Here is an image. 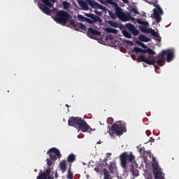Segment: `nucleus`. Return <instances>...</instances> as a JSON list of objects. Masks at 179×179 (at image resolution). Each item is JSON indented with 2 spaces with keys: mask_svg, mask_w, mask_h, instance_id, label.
<instances>
[{
  "mask_svg": "<svg viewBox=\"0 0 179 179\" xmlns=\"http://www.w3.org/2000/svg\"><path fill=\"white\" fill-rule=\"evenodd\" d=\"M43 3L39 5V8L43 13H45V15H48V16L51 15L52 13V10H51L49 8H52L54 6V4L50 2V0H42ZM47 6H49L47 7Z\"/></svg>",
  "mask_w": 179,
  "mask_h": 179,
  "instance_id": "nucleus-7",
  "label": "nucleus"
},
{
  "mask_svg": "<svg viewBox=\"0 0 179 179\" xmlns=\"http://www.w3.org/2000/svg\"><path fill=\"white\" fill-rule=\"evenodd\" d=\"M148 33H150L151 36H153V37H159V34H157V32H156V31H155V29H150Z\"/></svg>",
  "mask_w": 179,
  "mask_h": 179,
  "instance_id": "nucleus-25",
  "label": "nucleus"
},
{
  "mask_svg": "<svg viewBox=\"0 0 179 179\" xmlns=\"http://www.w3.org/2000/svg\"><path fill=\"white\" fill-rule=\"evenodd\" d=\"M143 17H146V13L143 14Z\"/></svg>",
  "mask_w": 179,
  "mask_h": 179,
  "instance_id": "nucleus-53",
  "label": "nucleus"
},
{
  "mask_svg": "<svg viewBox=\"0 0 179 179\" xmlns=\"http://www.w3.org/2000/svg\"><path fill=\"white\" fill-rule=\"evenodd\" d=\"M47 155H49L50 160H57V156L59 159H61V152L59 150L55 148H50L48 150Z\"/></svg>",
  "mask_w": 179,
  "mask_h": 179,
  "instance_id": "nucleus-9",
  "label": "nucleus"
},
{
  "mask_svg": "<svg viewBox=\"0 0 179 179\" xmlns=\"http://www.w3.org/2000/svg\"><path fill=\"white\" fill-rule=\"evenodd\" d=\"M138 40L140 41H143V43H149V41H150V38L145 36V35H140L138 36Z\"/></svg>",
  "mask_w": 179,
  "mask_h": 179,
  "instance_id": "nucleus-18",
  "label": "nucleus"
},
{
  "mask_svg": "<svg viewBox=\"0 0 179 179\" xmlns=\"http://www.w3.org/2000/svg\"><path fill=\"white\" fill-rule=\"evenodd\" d=\"M142 52L143 54H146L147 53V49L146 50L141 49V52Z\"/></svg>",
  "mask_w": 179,
  "mask_h": 179,
  "instance_id": "nucleus-45",
  "label": "nucleus"
},
{
  "mask_svg": "<svg viewBox=\"0 0 179 179\" xmlns=\"http://www.w3.org/2000/svg\"><path fill=\"white\" fill-rule=\"evenodd\" d=\"M87 35L88 36V37H90V38H93L94 36H101V32L94 29L93 28H88Z\"/></svg>",
  "mask_w": 179,
  "mask_h": 179,
  "instance_id": "nucleus-12",
  "label": "nucleus"
},
{
  "mask_svg": "<svg viewBox=\"0 0 179 179\" xmlns=\"http://www.w3.org/2000/svg\"><path fill=\"white\" fill-rule=\"evenodd\" d=\"M154 13L151 15V17H153L155 20H156L157 23H160L162 22V17L160 15H163V10H162V8H160V6H157V9H153Z\"/></svg>",
  "mask_w": 179,
  "mask_h": 179,
  "instance_id": "nucleus-8",
  "label": "nucleus"
},
{
  "mask_svg": "<svg viewBox=\"0 0 179 179\" xmlns=\"http://www.w3.org/2000/svg\"><path fill=\"white\" fill-rule=\"evenodd\" d=\"M145 133H146V134H147L148 136H150V131L147 130V131H145Z\"/></svg>",
  "mask_w": 179,
  "mask_h": 179,
  "instance_id": "nucleus-47",
  "label": "nucleus"
},
{
  "mask_svg": "<svg viewBox=\"0 0 179 179\" xmlns=\"http://www.w3.org/2000/svg\"><path fill=\"white\" fill-rule=\"evenodd\" d=\"M150 142H155V138H153L152 137H150Z\"/></svg>",
  "mask_w": 179,
  "mask_h": 179,
  "instance_id": "nucleus-49",
  "label": "nucleus"
},
{
  "mask_svg": "<svg viewBox=\"0 0 179 179\" xmlns=\"http://www.w3.org/2000/svg\"><path fill=\"white\" fill-rule=\"evenodd\" d=\"M53 10H55V8H53Z\"/></svg>",
  "mask_w": 179,
  "mask_h": 179,
  "instance_id": "nucleus-59",
  "label": "nucleus"
},
{
  "mask_svg": "<svg viewBox=\"0 0 179 179\" xmlns=\"http://www.w3.org/2000/svg\"><path fill=\"white\" fill-rule=\"evenodd\" d=\"M82 118L78 117H71L69 119L68 124L69 127H74L76 128L78 127L79 128V125L82 122Z\"/></svg>",
  "mask_w": 179,
  "mask_h": 179,
  "instance_id": "nucleus-11",
  "label": "nucleus"
},
{
  "mask_svg": "<svg viewBox=\"0 0 179 179\" xmlns=\"http://www.w3.org/2000/svg\"><path fill=\"white\" fill-rule=\"evenodd\" d=\"M114 38V37H113V36L111 35H107L106 37V40H109L110 41H111V40H113Z\"/></svg>",
  "mask_w": 179,
  "mask_h": 179,
  "instance_id": "nucleus-38",
  "label": "nucleus"
},
{
  "mask_svg": "<svg viewBox=\"0 0 179 179\" xmlns=\"http://www.w3.org/2000/svg\"><path fill=\"white\" fill-rule=\"evenodd\" d=\"M91 19H92V22L94 23H101L103 22V20L100 18L98 15H96L94 14H92V17H91Z\"/></svg>",
  "mask_w": 179,
  "mask_h": 179,
  "instance_id": "nucleus-16",
  "label": "nucleus"
},
{
  "mask_svg": "<svg viewBox=\"0 0 179 179\" xmlns=\"http://www.w3.org/2000/svg\"><path fill=\"white\" fill-rule=\"evenodd\" d=\"M126 27H127L128 30L131 31L133 36H138V34H139V31L136 29V28H135V26H134V24L129 23L127 24Z\"/></svg>",
  "mask_w": 179,
  "mask_h": 179,
  "instance_id": "nucleus-14",
  "label": "nucleus"
},
{
  "mask_svg": "<svg viewBox=\"0 0 179 179\" xmlns=\"http://www.w3.org/2000/svg\"><path fill=\"white\" fill-rule=\"evenodd\" d=\"M78 129H80L82 132H89V134H91L92 131H96V129H92L85 120H81V122L78 126Z\"/></svg>",
  "mask_w": 179,
  "mask_h": 179,
  "instance_id": "nucleus-10",
  "label": "nucleus"
},
{
  "mask_svg": "<svg viewBox=\"0 0 179 179\" xmlns=\"http://www.w3.org/2000/svg\"><path fill=\"white\" fill-rule=\"evenodd\" d=\"M137 23H138V24H143V26H149V22L143 21L141 19L137 20Z\"/></svg>",
  "mask_w": 179,
  "mask_h": 179,
  "instance_id": "nucleus-28",
  "label": "nucleus"
},
{
  "mask_svg": "<svg viewBox=\"0 0 179 179\" xmlns=\"http://www.w3.org/2000/svg\"><path fill=\"white\" fill-rule=\"evenodd\" d=\"M131 12L134 13L135 15H138V10L135 8H133L131 9Z\"/></svg>",
  "mask_w": 179,
  "mask_h": 179,
  "instance_id": "nucleus-42",
  "label": "nucleus"
},
{
  "mask_svg": "<svg viewBox=\"0 0 179 179\" xmlns=\"http://www.w3.org/2000/svg\"><path fill=\"white\" fill-rule=\"evenodd\" d=\"M66 107H67L69 108V105L66 104Z\"/></svg>",
  "mask_w": 179,
  "mask_h": 179,
  "instance_id": "nucleus-54",
  "label": "nucleus"
},
{
  "mask_svg": "<svg viewBox=\"0 0 179 179\" xmlns=\"http://www.w3.org/2000/svg\"><path fill=\"white\" fill-rule=\"evenodd\" d=\"M141 48H138V47H135L134 48L133 52H141Z\"/></svg>",
  "mask_w": 179,
  "mask_h": 179,
  "instance_id": "nucleus-37",
  "label": "nucleus"
},
{
  "mask_svg": "<svg viewBox=\"0 0 179 179\" xmlns=\"http://www.w3.org/2000/svg\"><path fill=\"white\" fill-rule=\"evenodd\" d=\"M94 12L96 15H98V16H101V15H103V13H101V12H100L97 10H94Z\"/></svg>",
  "mask_w": 179,
  "mask_h": 179,
  "instance_id": "nucleus-41",
  "label": "nucleus"
},
{
  "mask_svg": "<svg viewBox=\"0 0 179 179\" xmlns=\"http://www.w3.org/2000/svg\"><path fill=\"white\" fill-rule=\"evenodd\" d=\"M85 16H87V17H90V19H92V17L93 16V13H92V14L87 13V14H85Z\"/></svg>",
  "mask_w": 179,
  "mask_h": 179,
  "instance_id": "nucleus-44",
  "label": "nucleus"
},
{
  "mask_svg": "<svg viewBox=\"0 0 179 179\" xmlns=\"http://www.w3.org/2000/svg\"><path fill=\"white\" fill-rule=\"evenodd\" d=\"M62 6L64 9H69V8H71V3H69L68 1H63Z\"/></svg>",
  "mask_w": 179,
  "mask_h": 179,
  "instance_id": "nucleus-27",
  "label": "nucleus"
},
{
  "mask_svg": "<svg viewBox=\"0 0 179 179\" xmlns=\"http://www.w3.org/2000/svg\"><path fill=\"white\" fill-rule=\"evenodd\" d=\"M124 3H129V0H122Z\"/></svg>",
  "mask_w": 179,
  "mask_h": 179,
  "instance_id": "nucleus-48",
  "label": "nucleus"
},
{
  "mask_svg": "<svg viewBox=\"0 0 179 179\" xmlns=\"http://www.w3.org/2000/svg\"><path fill=\"white\" fill-rule=\"evenodd\" d=\"M103 177L104 179H110V174H108V171L106 169L103 170Z\"/></svg>",
  "mask_w": 179,
  "mask_h": 179,
  "instance_id": "nucleus-31",
  "label": "nucleus"
},
{
  "mask_svg": "<svg viewBox=\"0 0 179 179\" xmlns=\"http://www.w3.org/2000/svg\"><path fill=\"white\" fill-rule=\"evenodd\" d=\"M59 168L62 173H65V171H66V160L64 159L60 162Z\"/></svg>",
  "mask_w": 179,
  "mask_h": 179,
  "instance_id": "nucleus-15",
  "label": "nucleus"
},
{
  "mask_svg": "<svg viewBox=\"0 0 179 179\" xmlns=\"http://www.w3.org/2000/svg\"><path fill=\"white\" fill-rule=\"evenodd\" d=\"M130 173L133 174L135 177H138L139 176V171L137 169H135L134 165L131 166Z\"/></svg>",
  "mask_w": 179,
  "mask_h": 179,
  "instance_id": "nucleus-19",
  "label": "nucleus"
},
{
  "mask_svg": "<svg viewBox=\"0 0 179 179\" xmlns=\"http://www.w3.org/2000/svg\"><path fill=\"white\" fill-rule=\"evenodd\" d=\"M70 24H71V26H73L74 27H78V24H75V21L73 20L70 21Z\"/></svg>",
  "mask_w": 179,
  "mask_h": 179,
  "instance_id": "nucleus-39",
  "label": "nucleus"
},
{
  "mask_svg": "<svg viewBox=\"0 0 179 179\" xmlns=\"http://www.w3.org/2000/svg\"><path fill=\"white\" fill-rule=\"evenodd\" d=\"M75 160H76V156H75L73 154H70L67 157V162L71 164H72Z\"/></svg>",
  "mask_w": 179,
  "mask_h": 179,
  "instance_id": "nucleus-17",
  "label": "nucleus"
},
{
  "mask_svg": "<svg viewBox=\"0 0 179 179\" xmlns=\"http://www.w3.org/2000/svg\"><path fill=\"white\" fill-rule=\"evenodd\" d=\"M131 57L132 59H135V58H136V56H135V55H131Z\"/></svg>",
  "mask_w": 179,
  "mask_h": 179,
  "instance_id": "nucleus-50",
  "label": "nucleus"
},
{
  "mask_svg": "<svg viewBox=\"0 0 179 179\" xmlns=\"http://www.w3.org/2000/svg\"><path fill=\"white\" fill-rule=\"evenodd\" d=\"M106 33H113V34L118 33V31L114 28H106Z\"/></svg>",
  "mask_w": 179,
  "mask_h": 179,
  "instance_id": "nucleus-22",
  "label": "nucleus"
},
{
  "mask_svg": "<svg viewBox=\"0 0 179 179\" xmlns=\"http://www.w3.org/2000/svg\"><path fill=\"white\" fill-rule=\"evenodd\" d=\"M50 174H51V169L48 168L44 172L39 174L37 176L36 179H48Z\"/></svg>",
  "mask_w": 179,
  "mask_h": 179,
  "instance_id": "nucleus-13",
  "label": "nucleus"
},
{
  "mask_svg": "<svg viewBox=\"0 0 179 179\" xmlns=\"http://www.w3.org/2000/svg\"><path fill=\"white\" fill-rule=\"evenodd\" d=\"M148 3H149L150 5H155V3L153 2H150V1H146Z\"/></svg>",
  "mask_w": 179,
  "mask_h": 179,
  "instance_id": "nucleus-51",
  "label": "nucleus"
},
{
  "mask_svg": "<svg viewBox=\"0 0 179 179\" xmlns=\"http://www.w3.org/2000/svg\"><path fill=\"white\" fill-rule=\"evenodd\" d=\"M51 2H55V0H50Z\"/></svg>",
  "mask_w": 179,
  "mask_h": 179,
  "instance_id": "nucleus-56",
  "label": "nucleus"
},
{
  "mask_svg": "<svg viewBox=\"0 0 179 179\" xmlns=\"http://www.w3.org/2000/svg\"><path fill=\"white\" fill-rule=\"evenodd\" d=\"M110 136H121L124 132H127V124L122 121H118L112 124L111 127L108 126Z\"/></svg>",
  "mask_w": 179,
  "mask_h": 179,
  "instance_id": "nucleus-2",
  "label": "nucleus"
},
{
  "mask_svg": "<svg viewBox=\"0 0 179 179\" xmlns=\"http://www.w3.org/2000/svg\"><path fill=\"white\" fill-rule=\"evenodd\" d=\"M144 1H146V0H144Z\"/></svg>",
  "mask_w": 179,
  "mask_h": 179,
  "instance_id": "nucleus-60",
  "label": "nucleus"
},
{
  "mask_svg": "<svg viewBox=\"0 0 179 179\" xmlns=\"http://www.w3.org/2000/svg\"><path fill=\"white\" fill-rule=\"evenodd\" d=\"M55 178H58V175L56 173L55 175Z\"/></svg>",
  "mask_w": 179,
  "mask_h": 179,
  "instance_id": "nucleus-55",
  "label": "nucleus"
},
{
  "mask_svg": "<svg viewBox=\"0 0 179 179\" xmlns=\"http://www.w3.org/2000/svg\"><path fill=\"white\" fill-rule=\"evenodd\" d=\"M47 162V164H48V167H51V166H52V162L51 161V159H46Z\"/></svg>",
  "mask_w": 179,
  "mask_h": 179,
  "instance_id": "nucleus-35",
  "label": "nucleus"
},
{
  "mask_svg": "<svg viewBox=\"0 0 179 179\" xmlns=\"http://www.w3.org/2000/svg\"><path fill=\"white\" fill-rule=\"evenodd\" d=\"M97 143H100V141L97 142Z\"/></svg>",
  "mask_w": 179,
  "mask_h": 179,
  "instance_id": "nucleus-58",
  "label": "nucleus"
},
{
  "mask_svg": "<svg viewBox=\"0 0 179 179\" xmlns=\"http://www.w3.org/2000/svg\"><path fill=\"white\" fill-rule=\"evenodd\" d=\"M106 3H109L110 5L115 6L116 15L120 20H122V22H128L129 19H131V15L129 13L125 14V13L122 12V9L118 6V3L114 2L113 0H106Z\"/></svg>",
  "mask_w": 179,
  "mask_h": 179,
  "instance_id": "nucleus-4",
  "label": "nucleus"
},
{
  "mask_svg": "<svg viewBox=\"0 0 179 179\" xmlns=\"http://www.w3.org/2000/svg\"><path fill=\"white\" fill-rule=\"evenodd\" d=\"M67 178L69 179H73V173H72V171H71V165L68 171V176Z\"/></svg>",
  "mask_w": 179,
  "mask_h": 179,
  "instance_id": "nucleus-30",
  "label": "nucleus"
},
{
  "mask_svg": "<svg viewBox=\"0 0 179 179\" xmlns=\"http://www.w3.org/2000/svg\"><path fill=\"white\" fill-rule=\"evenodd\" d=\"M77 26H78V28H76V30L77 31H79V29H80L81 30H84V31H86V30H87V28L85 27V25L83 24V23H78Z\"/></svg>",
  "mask_w": 179,
  "mask_h": 179,
  "instance_id": "nucleus-20",
  "label": "nucleus"
},
{
  "mask_svg": "<svg viewBox=\"0 0 179 179\" xmlns=\"http://www.w3.org/2000/svg\"><path fill=\"white\" fill-rule=\"evenodd\" d=\"M174 58V52L170 50H162L160 54L158 55L157 57L155 59L153 56L145 57L143 55H141L138 57L137 62H145L148 65H153L155 68L159 66H163L167 62H171Z\"/></svg>",
  "mask_w": 179,
  "mask_h": 179,
  "instance_id": "nucleus-1",
  "label": "nucleus"
},
{
  "mask_svg": "<svg viewBox=\"0 0 179 179\" xmlns=\"http://www.w3.org/2000/svg\"><path fill=\"white\" fill-rule=\"evenodd\" d=\"M139 29L143 33H149V31L150 30V29H148V27L143 26H140Z\"/></svg>",
  "mask_w": 179,
  "mask_h": 179,
  "instance_id": "nucleus-23",
  "label": "nucleus"
},
{
  "mask_svg": "<svg viewBox=\"0 0 179 179\" xmlns=\"http://www.w3.org/2000/svg\"><path fill=\"white\" fill-rule=\"evenodd\" d=\"M122 34L127 38H132V34L127 30L122 31Z\"/></svg>",
  "mask_w": 179,
  "mask_h": 179,
  "instance_id": "nucleus-21",
  "label": "nucleus"
},
{
  "mask_svg": "<svg viewBox=\"0 0 179 179\" xmlns=\"http://www.w3.org/2000/svg\"><path fill=\"white\" fill-rule=\"evenodd\" d=\"M78 5L82 8L83 10H89V5L94 9H101L103 10V12L107 10V8L103 6L94 0H85V1L80 0L78 1Z\"/></svg>",
  "mask_w": 179,
  "mask_h": 179,
  "instance_id": "nucleus-3",
  "label": "nucleus"
},
{
  "mask_svg": "<svg viewBox=\"0 0 179 179\" xmlns=\"http://www.w3.org/2000/svg\"><path fill=\"white\" fill-rule=\"evenodd\" d=\"M108 169L110 170V173H113L114 167H113V166L110 165Z\"/></svg>",
  "mask_w": 179,
  "mask_h": 179,
  "instance_id": "nucleus-43",
  "label": "nucleus"
},
{
  "mask_svg": "<svg viewBox=\"0 0 179 179\" xmlns=\"http://www.w3.org/2000/svg\"><path fill=\"white\" fill-rule=\"evenodd\" d=\"M108 24H110V26H111V27H115V28L118 27V23H117V22L108 21Z\"/></svg>",
  "mask_w": 179,
  "mask_h": 179,
  "instance_id": "nucleus-29",
  "label": "nucleus"
},
{
  "mask_svg": "<svg viewBox=\"0 0 179 179\" xmlns=\"http://www.w3.org/2000/svg\"><path fill=\"white\" fill-rule=\"evenodd\" d=\"M70 19L71 15H69V13L64 10H59L57 13L54 20L57 22V23H64V24H66V23H68V20Z\"/></svg>",
  "mask_w": 179,
  "mask_h": 179,
  "instance_id": "nucleus-6",
  "label": "nucleus"
},
{
  "mask_svg": "<svg viewBox=\"0 0 179 179\" xmlns=\"http://www.w3.org/2000/svg\"><path fill=\"white\" fill-rule=\"evenodd\" d=\"M106 157H107V159L111 157V153H110V152L107 153L106 154Z\"/></svg>",
  "mask_w": 179,
  "mask_h": 179,
  "instance_id": "nucleus-46",
  "label": "nucleus"
},
{
  "mask_svg": "<svg viewBox=\"0 0 179 179\" xmlns=\"http://www.w3.org/2000/svg\"><path fill=\"white\" fill-rule=\"evenodd\" d=\"M120 164L123 169L127 168V162L129 163H134L135 162V155L132 154V152H124L120 155Z\"/></svg>",
  "mask_w": 179,
  "mask_h": 179,
  "instance_id": "nucleus-5",
  "label": "nucleus"
},
{
  "mask_svg": "<svg viewBox=\"0 0 179 179\" xmlns=\"http://www.w3.org/2000/svg\"><path fill=\"white\" fill-rule=\"evenodd\" d=\"M136 44H138V45H141V47H142V48H148V46H146V45H145V43L141 42L140 41H136Z\"/></svg>",
  "mask_w": 179,
  "mask_h": 179,
  "instance_id": "nucleus-32",
  "label": "nucleus"
},
{
  "mask_svg": "<svg viewBox=\"0 0 179 179\" xmlns=\"http://www.w3.org/2000/svg\"><path fill=\"white\" fill-rule=\"evenodd\" d=\"M48 179H54V177L50 176L49 175V176H48Z\"/></svg>",
  "mask_w": 179,
  "mask_h": 179,
  "instance_id": "nucleus-52",
  "label": "nucleus"
},
{
  "mask_svg": "<svg viewBox=\"0 0 179 179\" xmlns=\"http://www.w3.org/2000/svg\"><path fill=\"white\" fill-rule=\"evenodd\" d=\"M107 160H108V159H107L106 158L104 159V162H107Z\"/></svg>",
  "mask_w": 179,
  "mask_h": 179,
  "instance_id": "nucleus-57",
  "label": "nucleus"
},
{
  "mask_svg": "<svg viewBox=\"0 0 179 179\" xmlns=\"http://www.w3.org/2000/svg\"><path fill=\"white\" fill-rule=\"evenodd\" d=\"M85 22H87V23H89L90 24H94L93 20L87 17L85 18Z\"/></svg>",
  "mask_w": 179,
  "mask_h": 179,
  "instance_id": "nucleus-36",
  "label": "nucleus"
},
{
  "mask_svg": "<svg viewBox=\"0 0 179 179\" xmlns=\"http://www.w3.org/2000/svg\"><path fill=\"white\" fill-rule=\"evenodd\" d=\"M147 54H149V55L148 56H144L146 58H148V57H149L150 55L152 57V55H155V54H156V52H155V51H153V50L150 49V48H148L147 49Z\"/></svg>",
  "mask_w": 179,
  "mask_h": 179,
  "instance_id": "nucleus-26",
  "label": "nucleus"
},
{
  "mask_svg": "<svg viewBox=\"0 0 179 179\" xmlns=\"http://www.w3.org/2000/svg\"><path fill=\"white\" fill-rule=\"evenodd\" d=\"M106 121H107V124L111 125V124L114 122V119L113 117H108Z\"/></svg>",
  "mask_w": 179,
  "mask_h": 179,
  "instance_id": "nucleus-34",
  "label": "nucleus"
},
{
  "mask_svg": "<svg viewBox=\"0 0 179 179\" xmlns=\"http://www.w3.org/2000/svg\"><path fill=\"white\" fill-rule=\"evenodd\" d=\"M78 19L80 20L81 22H86V17L82 15H78Z\"/></svg>",
  "mask_w": 179,
  "mask_h": 179,
  "instance_id": "nucleus-33",
  "label": "nucleus"
},
{
  "mask_svg": "<svg viewBox=\"0 0 179 179\" xmlns=\"http://www.w3.org/2000/svg\"><path fill=\"white\" fill-rule=\"evenodd\" d=\"M125 43H127V44H128L129 45H134V42H132L131 41H129V40H127V41H124Z\"/></svg>",
  "mask_w": 179,
  "mask_h": 179,
  "instance_id": "nucleus-40",
  "label": "nucleus"
},
{
  "mask_svg": "<svg viewBox=\"0 0 179 179\" xmlns=\"http://www.w3.org/2000/svg\"><path fill=\"white\" fill-rule=\"evenodd\" d=\"M108 15L109 16L111 17V19H113L114 20H115V19H117V17H118L117 16V13H115V14L114 13H113V11L109 10L108 11Z\"/></svg>",
  "mask_w": 179,
  "mask_h": 179,
  "instance_id": "nucleus-24",
  "label": "nucleus"
}]
</instances>
